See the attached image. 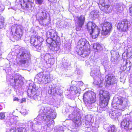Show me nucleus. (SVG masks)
I'll use <instances>...</instances> for the list:
<instances>
[{
    "instance_id": "1",
    "label": "nucleus",
    "mask_w": 132,
    "mask_h": 132,
    "mask_svg": "<svg viewBox=\"0 0 132 132\" xmlns=\"http://www.w3.org/2000/svg\"><path fill=\"white\" fill-rule=\"evenodd\" d=\"M54 32L55 34H57V32L55 31L52 30V31L49 32V35L51 38H48L46 40L47 43L50 46L56 47L59 44L60 42V37L57 35L55 36L53 35Z\"/></svg>"
},
{
    "instance_id": "2",
    "label": "nucleus",
    "mask_w": 132,
    "mask_h": 132,
    "mask_svg": "<svg viewBox=\"0 0 132 132\" xmlns=\"http://www.w3.org/2000/svg\"><path fill=\"white\" fill-rule=\"evenodd\" d=\"M95 24L93 22H89L87 25L88 32L90 36L93 39L97 38L99 35L100 29L98 28H95Z\"/></svg>"
},
{
    "instance_id": "3",
    "label": "nucleus",
    "mask_w": 132,
    "mask_h": 132,
    "mask_svg": "<svg viewBox=\"0 0 132 132\" xmlns=\"http://www.w3.org/2000/svg\"><path fill=\"white\" fill-rule=\"evenodd\" d=\"M96 100L95 94L92 91L86 92L83 95V100L85 104L94 103Z\"/></svg>"
},
{
    "instance_id": "4",
    "label": "nucleus",
    "mask_w": 132,
    "mask_h": 132,
    "mask_svg": "<svg viewBox=\"0 0 132 132\" xmlns=\"http://www.w3.org/2000/svg\"><path fill=\"white\" fill-rule=\"evenodd\" d=\"M13 37L16 40L21 39L23 34V31L20 26L14 25L12 26L11 29Z\"/></svg>"
},
{
    "instance_id": "5",
    "label": "nucleus",
    "mask_w": 132,
    "mask_h": 132,
    "mask_svg": "<svg viewBox=\"0 0 132 132\" xmlns=\"http://www.w3.org/2000/svg\"><path fill=\"white\" fill-rule=\"evenodd\" d=\"M30 42L31 45L37 49H40L43 42L41 37L36 36H32L30 39Z\"/></svg>"
},
{
    "instance_id": "6",
    "label": "nucleus",
    "mask_w": 132,
    "mask_h": 132,
    "mask_svg": "<svg viewBox=\"0 0 132 132\" xmlns=\"http://www.w3.org/2000/svg\"><path fill=\"white\" fill-rule=\"evenodd\" d=\"M129 23V22L127 19H123L117 24V30L121 32H127L129 28L128 25Z\"/></svg>"
},
{
    "instance_id": "7",
    "label": "nucleus",
    "mask_w": 132,
    "mask_h": 132,
    "mask_svg": "<svg viewBox=\"0 0 132 132\" xmlns=\"http://www.w3.org/2000/svg\"><path fill=\"white\" fill-rule=\"evenodd\" d=\"M19 4L22 9L24 10H30L33 7L34 2L33 0H19Z\"/></svg>"
},
{
    "instance_id": "8",
    "label": "nucleus",
    "mask_w": 132,
    "mask_h": 132,
    "mask_svg": "<svg viewBox=\"0 0 132 132\" xmlns=\"http://www.w3.org/2000/svg\"><path fill=\"white\" fill-rule=\"evenodd\" d=\"M112 24L109 22H104L103 23L101 34L102 35L106 36L109 35L112 30Z\"/></svg>"
},
{
    "instance_id": "9",
    "label": "nucleus",
    "mask_w": 132,
    "mask_h": 132,
    "mask_svg": "<svg viewBox=\"0 0 132 132\" xmlns=\"http://www.w3.org/2000/svg\"><path fill=\"white\" fill-rule=\"evenodd\" d=\"M27 93L28 96L36 100L40 97L39 92L35 88H33L32 89L29 88Z\"/></svg>"
},
{
    "instance_id": "10",
    "label": "nucleus",
    "mask_w": 132,
    "mask_h": 132,
    "mask_svg": "<svg viewBox=\"0 0 132 132\" xmlns=\"http://www.w3.org/2000/svg\"><path fill=\"white\" fill-rule=\"evenodd\" d=\"M90 47V45L88 42L85 39L82 38L78 42L77 48L78 50L82 49H88Z\"/></svg>"
},
{
    "instance_id": "11",
    "label": "nucleus",
    "mask_w": 132,
    "mask_h": 132,
    "mask_svg": "<svg viewBox=\"0 0 132 132\" xmlns=\"http://www.w3.org/2000/svg\"><path fill=\"white\" fill-rule=\"evenodd\" d=\"M20 53L21 54L20 55L19 62L22 64H24L28 60V59L30 58V55L23 50H20L19 53Z\"/></svg>"
},
{
    "instance_id": "12",
    "label": "nucleus",
    "mask_w": 132,
    "mask_h": 132,
    "mask_svg": "<svg viewBox=\"0 0 132 132\" xmlns=\"http://www.w3.org/2000/svg\"><path fill=\"white\" fill-rule=\"evenodd\" d=\"M120 126L126 130L131 129L132 128V122L128 119H124L121 122Z\"/></svg>"
},
{
    "instance_id": "13",
    "label": "nucleus",
    "mask_w": 132,
    "mask_h": 132,
    "mask_svg": "<svg viewBox=\"0 0 132 132\" xmlns=\"http://www.w3.org/2000/svg\"><path fill=\"white\" fill-rule=\"evenodd\" d=\"M116 83V79L115 76L111 75L108 76L106 80L105 81L104 85L105 86L108 87Z\"/></svg>"
},
{
    "instance_id": "14",
    "label": "nucleus",
    "mask_w": 132,
    "mask_h": 132,
    "mask_svg": "<svg viewBox=\"0 0 132 132\" xmlns=\"http://www.w3.org/2000/svg\"><path fill=\"white\" fill-rule=\"evenodd\" d=\"M76 17L77 19V26L76 28L77 30L78 27L81 28L82 27L84 24L85 19V15H81L80 16H77Z\"/></svg>"
},
{
    "instance_id": "15",
    "label": "nucleus",
    "mask_w": 132,
    "mask_h": 132,
    "mask_svg": "<svg viewBox=\"0 0 132 132\" xmlns=\"http://www.w3.org/2000/svg\"><path fill=\"white\" fill-rule=\"evenodd\" d=\"M123 97H119L116 101L113 104V107L115 109L121 108L123 106Z\"/></svg>"
},
{
    "instance_id": "16",
    "label": "nucleus",
    "mask_w": 132,
    "mask_h": 132,
    "mask_svg": "<svg viewBox=\"0 0 132 132\" xmlns=\"http://www.w3.org/2000/svg\"><path fill=\"white\" fill-rule=\"evenodd\" d=\"M90 47L88 49H82L77 50L78 54L79 55H82V57H84L89 56L90 52Z\"/></svg>"
},
{
    "instance_id": "17",
    "label": "nucleus",
    "mask_w": 132,
    "mask_h": 132,
    "mask_svg": "<svg viewBox=\"0 0 132 132\" xmlns=\"http://www.w3.org/2000/svg\"><path fill=\"white\" fill-rule=\"evenodd\" d=\"M100 99L109 101L110 99V95L109 92L106 91L102 90V93H100Z\"/></svg>"
},
{
    "instance_id": "18",
    "label": "nucleus",
    "mask_w": 132,
    "mask_h": 132,
    "mask_svg": "<svg viewBox=\"0 0 132 132\" xmlns=\"http://www.w3.org/2000/svg\"><path fill=\"white\" fill-rule=\"evenodd\" d=\"M120 115L121 113L117 110L112 111L110 114L111 118L114 119L118 118Z\"/></svg>"
},
{
    "instance_id": "19",
    "label": "nucleus",
    "mask_w": 132,
    "mask_h": 132,
    "mask_svg": "<svg viewBox=\"0 0 132 132\" xmlns=\"http://www.w3.org/2000/svg\"><path fill=\"white\" fill-rule=\"evenodd\" d=\"M44 74L43 72H41L38 74L36 76V79L37 80L38 83L41 84L43 82Z\"/></svg>"
},
{
    "instance_id": "20",
    "label": "nucleus",
    "mask_w": 132,
    "mask_h": 132,
    "mask_svg": "<svg viewBox=\"0 0 132 132\" xmlns=\"http://www.w3.org/2000/svg\"><path fill=\"white\" fill-rule=\"evenodd\" d=\"M99 105L100 107L102 108H105L108 104L109 101L102 99H100Z\"/></svg>"
},
{
    "instance_id": "21",
    "label": "nucleus",
    "mask_w": 132,
    "mask_h": 132,
    "mask_svg": "<svg viewBox=\"0 0 132 132\" xmlns=\"http://www.w3.org/2000/svg\"><path fill=\"white\" fill-rule=\"evenodd\" d=\"M110 5H104L103 6L102 5V4H100L99 5V7L101 10L104 12L108 13V9L109 8Z\"/></svg>"
},
{
    "instance_id": "22",
    "label": "nucleus",
    "mask_w": 132,
    "mask_h": 132,
    "mask_svg": "<svg viewBox=\"0 0 132 132\" xmlns=\"http://www.w3.org/2000/svg\"><path fill=\"white\" fill-rule=\"evenodd\" d=\"M47 18V15L46 13L44 12H42L41 15L38 17V20L40 22L46 20Z\"/></svg>"
},
{
    "instance_id": "23",
    "label": "nucleus",
    "mask_w": 132,
    "mask_h": 132,
    "mask_svg": "<svg viewBox=\"0 0 132 132\" xmlns=\"http://www.w3.org/2000/svg\"><path fill=\"white\" fill-rule=\"evenodd\" d=\"M117 131V129L115 126L111 125L109 126L108 132H116Z\"/></svg>"
},
{
    "instance_id": "24",
    "label": "nucleus",
    "mask_w": 132,
    "mask_h": 132,
    "mask_svg": "<svg viewBox=\"0 0 132 132\" xmlns=\"http://www.w3.org/2000/svg\"><path fill=\"white\" fill-rule=\"evenodd\" d=\"M15 78H14V82L15 84L16 83H17L18 85L20 84L21 81L19 78L20 77L18 75H16L15 76Z\"/></svg>"
},
{
    "instance_id": "25",
    "label": "nucleus",
    "mask_w": 132,
    "mask_h": 132,
    "mask_svg": "<svg viewBox=\"0 0 132 132\" xmlns=\"http://www.w3.org/2000/svg\"><path fill=\"white\" fill-rule=\"evenodd\" d=\"M50 75L49 74L46 75L44 76V78H43V82L45 83H48L49 80L50 79Z\"/></svg>"
},
{
    "instance_id": "26",
    "label": "nucleus",
    "mask_w": 132,
    "mask_h": 132,
    "mask_svg": "<svg viewBox=\"0 0 132 132\" xmlns=\"http://www.w3.org/2000/svg\"><path fill=\"white\" fill-rule=\"evenodd\" d=\"M93 47L97 50H100L102 48L101 45L98 43H96L94 44Z\"/></svg>"
},
{
    "instance_id": "27",
    "label": "nucleus",
    "mask_w": 132,
    "mask_h": 132,
    "mask_svg": "<svg viewBox=\"0 0 132 132\" xmlns=\"http://www.w3.org/2000/svg\"><path fill=\"white\" fill-rule=\"evenodd\" d=\"M102 81L101 80H98V81L95 80L94 81L93 83L95 85H96L99 86L102 83Z\"/></svg>"
},
{
    "instance_id": "28",
    "label": "nucleus",
    "mask_w": 132,
    "mask_h": 132,
    "mask_svg": "<svg viewBox=\"0 0 132 132\" xmlns=\"http://www.w3.org/2000/svg\"><path fill=\"white\" fill-rule=\"evenodd\" d=\"M77 88L76 86L73 85L70 87V90L71 91L75 92L77 90Z\"/></svg>"
},
{
    "instance_id": "29",
    "label": "nucleus",
    "mask_w": 132,
    "mask_h": 132,
    "mask_svg": "<svg viewBox=\"0 0 132 132\" xmlns=\"http://www.w3.org/2000/svg\"><path fill=\"white\" fill-rule=\"evenodd\" d=\"M5 112H2L0 113V119L1 120L3 119L5 117Z\"/></svg>"
},
{
    "instance_id": "30",
    "label": "nucleus",
    "mask_w": 132,
    "mask_h": 132,
    "mask_svg": "<svg viewBox=\"0 0 132 132\" xmlns=\"http://www.w3.org/2000/svg\"><path fill=\"white\" fill-rule=\"evenodd\" d=\"M36 3L38 4L39 5L42 4L43 2V0H35Z\"/></svg>"
},
{
    "instance_id": "31",
    "label": "nucleus",
    "mask_w": 132,
    "mask_h": 132,
    "mask_svg": "<svg viewBox=\"0 0 132 132\" xmlns=\"http://www.w3.org/2000/svg\"><path fill=\"white\" fill-rule=\"evenodd\" d=\"M13 132H22L21 131L20 128L13 129Z\"/></svg>"
},
{
    "instance_id": "32",
    "label": "nucleus",
    "mask_w": 132,
    "mask_h": 132,
    "mask_svg": "<svg viewBox=\"0 0 132 132\" xmlns=\"http://www.w3.org/2000/svg\"><path fill=\"white\" fill-rule=\"evenodd\" d=\"M26 100L25 98H22L21 99V103H22L24 102H26Z\"/></svg>"
},
{
    "instance_id": "33",
    "label": "nucleus",
    "mask_w": 132,
    "mask_h": 132,
    "mask_svg": "<svg viewBox=\"0 0 132 132\" xmlns=\"http://www.w3.org/2000/svg\"><path fill=\"white\" fill-rule=\"evenodd\" d=\"M13 101H19V99L17 97H15L14 98L13 100Z\"/></svg>"
},
{
    "instance_id": "34",
    "label": "nucleus",
    "mask_w": 132,
    "mask_h": 132,
    "mask_svg": "<svg viewBox=\"0 0 132 132\" xmlns=\"http://www.w3.org/2000/svg\"><path fill=\"white\" fill-rule=\"evenodd\" d=\"M46 118H53V117H52L50 115H46Z\"/></svg>"
},
{
    "instance_id": "35",
    "label": "nucleus",
    "mask_w": 132,
    "mask_h": 132,
    "mask_svg": "<svg viewBox=\"0 0 132 132\" xmlns=\"http://www.w3.org/2000/svg\"><path fill=\"white\" fill-rule=\"evenodd\" d=\"M132 8V4L130 5V6L129 7V10L130 13H131L132 12L131 11V9Z\"/></svg>"
},
{
    "instance_id": "36",
    "label": "nucleus",
    "mask_w": 132,
    "mask_h": 132,
    "mask_svg": "<svg viewBox=\"0 0 132 132\" xmlns=\"http://www.w3.org/2000/svg\"><path fill=\"white\" fill-rule=\"evenodd\" d=\"M4 23V21H0V27L2 26L3 24Z\"/></svg>"
},
{
    "instance_id": "37",
    "label": "nucleus",
    "mask_w": 132,
    "mask_h": 132,
    "mask_svg": "<svg viewBox=\"0 0 132 132\" xmlns=\"http://www.w3.org/2000/svg\"><path fill=\"white\" fill-rule=\"evenodd\" d=\"M50 2H52L54 1L55 0H48Z\"/></svg>"
},
{
    "instance_id": "38",
    "label": "nucleus",
    "mask_w": 132,
    "mask_h": 132,
    "mask_svg": "<svg viewBox=\"0 0 132 132\" xmlns=\"http://www.w3.org/2000/svg\"><path fill=\"white\" fill-rule=\"evenodd\" d=\"M3 108H0V110H1Z\"/></svg>"
}]
</instances>
